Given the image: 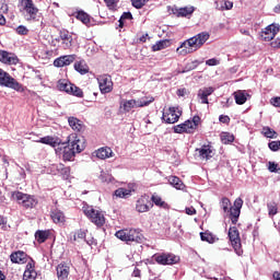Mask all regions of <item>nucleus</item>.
I'll return each instance as SVG.
<instances>
[{"instance_id": "f257e3e1", "label": "nucleus", "mask_w": 280, "mask_h": 280, "mask_svg": "<svg viewBox=\"0 0 280 280\" xmlns=\"http://www.w3.org/2000/svg\"><path fill=\"white\" fill-rule=\"evenodd\" d=\"M84 140L78 138V136H72L68 138V142H60L59 148L56 149V154H62L63 161H73L75 154L84 152Z\"/></svg>"}, {"instance_id": "f03ea898", "label": "nucleus", "mask_w": 280, "mask_h": 280, "mask_svg": "<svg viewBox=\"0 0 280 280\" xmlns=\"http://www.w3.org/2000/svg\"><path fill=\"white\" fill-rule=\"evenodd\" d=\"M209 38H211V34H209V32L205 31L198 33L183 42L179 47H177L176 54H178V56H188V54H194V51H198V49L202 48Z\"/></svg>"}, {"instance_id": "7ed1b4c3", "label": "nucleus", "mask_w": 280, "mask_h": 280, "mask_svg": "<svg viewBox=\"0 0 280 280\" xmlns=\"http://www.w3.org/2000/svg\"><path fill=\"white\" fill-rule=\"evenodd\" d=\"M220 207L224 213L229 214L232 224H237L240 213H242V207H244V200L238 197L234 200V205L231 206V199L223 197L220 201Z\"/></svg>"}, {"instance_id": "20e7f679", "label": "nucleus", "mask_w": 280, "mask_h": 280, "mask_svg": "<svg viewBox=\"0 0 280 280\" xmlns=\"http://www.w3.org/2000/svg\"><path fill=\"white\" fill-rule=\"evenodd\" d=\"M200 126V116H194L192 119L185 120L183 124L173 127L175 135H194Z\"/></svg>"}, {"instance_id": "39448f33", "label": "nucleus", "mask_w": 280, "mask_h": 280, "mask_svg": "<svg viewBox=\"0 0 280 280\" xmlns=\"http://www.w3.org/2000/svg\"><path fill=\"white\" fill-rule=\"evenodd\" d=\"M115 235L118 240H121V242H126L127 244H130V242L141 244V242H143V234L136 229L120 230L117 231Z\"/></svg>"}, {"instance_id": "423d86ee", "label": "nucleus", "mask_w": 280, "mask_h": 280, "mask_svg": "<svg viewBox=\"0 0 280 280\" xmlns=\"http://www.w3.org/2000/svg\"><path fill=\"white\" fill-rule=\"evenodd\" d=\"M0 86H7L8 89H13V91H18V93L25 92V86L19 83L10 73L0 69Z\"/></svg>"}, {"instance_id": "0eeeda50", "label": "nucleus", "mask_w": 280, "mask_h": 280, "mask_svg": "<svg viewBox=\"0 0 280 280\" xmlns=\"http://www.w3.org/2000/svg\"><path fill=\"white\" fill-rule=\"evenodd\" d=\"M82 211L84 215H86V218H89L90 221L95 224V226H104V224H106V218L102 211L95 210L91 206L83 207Z\"/></svg>"}, {"instance_id": "6e6552de", "label": "nucleus", "mask_w": 280, "mask_h": 280, "mask_svg": "<svg viewBox=\"0 0 280 280\" xmlns=\"http://www.w3.org/2000/svg\"><path fill=\"white\" fill-rule=\"evenodd\" d=\"M19 8L21 12H25L27 21H38V7L34 3V0H19Z\"/></svg>"}, {"instance_id": "1a4fd4ad", "label": "nucleus", "mask_w": 280, "mask_h": 280, "mask_svg": "<svg viewBox=\"0 0 280 280\" xmlns=\"http://www.w3.org/2000/svg\"><path fill=\"white\" fill-rule=\"evenodd\" d=\"M13 200L22 205L24 209H34L38 205V200L32 195L21 192L19 190L12 192Z\"/></svg>"}, {"instance_id": "9d476101", "label": "nucleus", "mask_w": 280, "mask_h": 280, "mask_svg": "<svg viewBox=\"0 0 280 280\" xmlns=\"http://www.w3.org/2000/svg\"><path fill=\"white\" fill-rule=\"evenodd\" d=\"M55 43L59 44L61 49H71L73 47V33L66 28L59 30V35L54 39Z\"/></svg>"}, {"instance_id": "9b49d317", "label": "nucleus", "mask_w": 280, "mask_h": 280, "mask_svg": "<svg viewBox=\"0 0 280 280\" xmlns=\"http://www.w3.org/2000/svg\"><path fill=\"white\" fill-rule=\"evenodd\" d=\"M154 260L160 266H174L180 261V257L170 253H162L154 256Z\"/></svg>"}, {"instance_id": "f8f14e48", "label": "nucleus", "mask_w": 280, "mask_h": 280, "mask_svg": "<svg viewBox=\"0 0 280 280\" xmlns=\"http://www.w3.org/2000/svg\"><path fill=\"white\" fill-rule=\"evenodd\" d=\"M98 89L103 95L113 93V78L108 74H102L97 78Z\"/></svg>"}, {"instance_id": "ddd939ff", "label": "nucleus", "mask_w": 280, "mask_h": 280, "mask_svg": "<svg viewBox=\"0 0 280 280\" xmlns=\"http://www.w3.org/2000/svg\"><path fill=\"white\" fill-rule=\"evenodd\" d=\"M279 31H280V25L272 23V24L266 26L260 32V38H261V40H265L266 43H270V40L275 39V36H277Z\"/></svg>"}, {"instance_id": "4468645a", "label": "nucleus", "mask_w": 280, "mask_h": 280, "mask_svg": "<svg viewBox=\"0 0 280 280\" xmlns=\"http://www.w3.org/2000/svg\"><path fill=\"white\" fill-rule=\"evenodd\" d=\"M183 112L178 109V107H170L166 112L162 115V120L165 124H176L180 119Z\"/></svg>"}, {"instance_id": "2eb2a0df", "label": "nucleus", "mask_w": 280, "mask_h": 280, "mask_svg": "<svg viewBox=\"0 0 280 280\" xmlns=\"http://www.w3.org/2000/svg\"><path fill=\"white\" fill-rule=\"evenodd\" d=\"M229 240L234 248V250L237 253V250H241L242 248V238L240 237V230H237L236 226H232L229 229Z\"/></svg>"}, {"instance_id": "dca6fc26", "label": "nucleus", "mask_w": 280, "mask_h": 280, "mask_svg": "<svg viewBox=\"0 0 280 280\" xmlns=\"http://www.w3.org/2000/svg\"><path fill=\"white\" fill-rule=\"evenodd\" d=\"M196 152H198L201 161H209L215 156V150L211 144H203L201 148L197 149Z\"/></svg>"}, {"instance_id": "f3484780", "label": "nucleus", "mask_w": 280, "mask_h": 280, "mask_svg": "<svg viewBox=\"0 0 280 280\" xmlns=\"http://www.w3.org/2000/svg\"><path fill=\"white\" fill-rule=\"evenodd\" d=\"M38 277V272H36V261L31 258V260L26 264L23 280H36Z\"/></svg>"}, {"instance_id": "a211bd4d", "label": "nucleus", "mask_w": 280, "mask_h": 280, "mask_svg": "<svg viewBox=\"0 0 280 280\" xmlns=\"http://www.w3.org/2000/svg\"><path fill=\"white\" fill-rule=\"evenodd\" d=\"M0 62H2V65L12 66L20 62V60L14 52H9L8 50H0Z\"/></svg>"}, {"instance_id": "6ab92c4d", "label": "nucleus", "mask_w": 280, "mask_h": 280, "mask_svg": "<svg viewBox=\"0 0 280 280\" xmlns=\"http://www.w3.org/2000/svg\"><path fill=\"white\" fill-rule=\"evenodd\" d=\"M57 279L58 280H69V275H71V267L67 262H61L56 267Z\"/></svg>"}, {"instance_id": "aec40b11", "label": "nucleus", "mask_w": 280, "mask_h": 280, "mask_svg": "<svg viewBox=\"0 0 280 280\" xmlns=\"http://www.w3.org/2000/svg\"><path fill=\"white\" fill-rule=\"evenodd\" d=\"M150 199L145 196L140 197L136 202V211L138 213H148L150 211Z\"/></svg>"}, {"instance_id": "412c9836", "label": "nucleus", "mask_w": 280, "mask_h": 280, "mask_svg": "<svg viewBox=\"0 0 280 280\" xmlns=\"http://www.w3.org/2000/svg\"><path fill=\"white\" fill-rule=\"evenodd\" d=\"M68 124L74 132L82 133V132H84V130H86V126L84 125V122H82V120H80L75 117H69L68 118Z\"/></svg>"}, {"instance_id": "4be33fe9", "label": "nucleus", "mask_w": 280, "mask_h": 280, "mask_svg": "<svg viewBox=\"0 0 280 280\" xmlns=\"http://www.w3.org/2000/svg\"><path fill=\"white\" fill-rule=\"evenodd\" d=\"M75 61V55H66L61 56L54 61L55 67H69L72 62Z\"/></svg>"}, {"instance_id": "5701e85b", "label": "nucleus", "mask_w": 280, "mask_h": 280, "mask_svg": "<svg viewBox=\"0 0 280 280\" xmlns=\"http://www.w3.org/2000/svg\"><path fill=\"white\" fill-rule=\"evenodd\" d=\"M61 139L60 138H55L51 136H46L44 138H40L37 143H44V145H50V148H55V152L56 149L59 148L60 143H61Z\"/></svg>"}, {"instance_id": "b1692460", "label": "nucleus", "mask_w": 280, "mask_h": 280, "mask_svg": "<svg viewBox=\"0 0 280 280\" xmlns=\"http://www.w3.org/2000/svg\"><path fill=\"white\" fill-rule=\"evenodd\" d=\"M12 264H27V255L23 250L13 252L10 255Z\"/></svg>"}, {"instance_id": "393cba45", "label": "nucleus", "mask_w": 280, "mask_h": 280, "mask_svg": "<svg viewBox=\"0 0 280 280\" xmlns=\"http://www.w3.org/2000/svg\"><path fill=\"white\" fill-rule=\"evenodd\" d=\"M50 218L55 224H62L66 221L65 212L58 208L50 210Z\"/></svg>"}, {"instance_id": "a878e982", "label": "nucleus", "mask_w": 280, "mask_h": 280, "mask_svg": "<svg viewBox=\"0 0 280 280\" xmlns=\"http://www.w3.org/2000/svg\"><path fill=\"white\" fill-rule=\"evenodd\" d=\"M235 103L238 106H242L243 104H246L247 100H248V93H246V91L244 90H238L236 92L233 93Z\"/></svg>"}, {"instance_id": "bb28decb", "label": "nucleus", "mask_w": 280, "mask_h": 280, "mask_svg": "<svg viewBox=\"0 0 280 280\" xmlns=\"http://www.w3.org/2000/svg\"><path fill=\"white\" fill-rule=\"evenodd\" d=\"M213 91V88H203L199 90L198 97H200L201 104H209V95H211Z\"/></svg>"}, {"instance_id": "cd10ccee", "label": "nucleus", "mask_w": 280, "mask_h": 280, "mask_svg": "<svg viewBox=\"0 0 280 280\" xmlns=\"http://www.w3.org/2000/svg\"><path fill=\"white\" fill-rule=\"evenodd\" d=\"M58 89L59 91H65V93H73V83L67 81V80H59L58 81Z\"/></svg>"}, {"instance_id": "c85d7f7f", "label": "nucleus", "mask_w": 280, "mask_h": 280, "mask_svg": "<svg viewBox=\"0 0 280 280\" xmlns=\"http://www.w3.org/2000/svg\"><path fill=\"white\" fill-rule=\"evenodd\" d=\"M74 69L81 75H86V73H89V65H86V61H84V60L74 62Z\"/></svg>"}, {"instance_id": "c756f323", "label": "nucleus", "mask_w": 280, "mask_h": 280, "mask_svg": "<svg viewBox=\"0 0 280 280\" xmlns=\"http://www.w3.org/2000/svg\"><path fill=\"white\" fill-rule=\"evenodd\" d=\"M151 201L153 202V205H155V207H160L161 209H170V205L163 201V198H161V196L156 194H153L151 196Z\"/></svg>"}, {"instance_id": "7c9ffc66", "label": "nucleus", "mask_w": 280, "mask_h": 280, "mask_svg": "<svg viewBox=\"0 0 280 280\" xmlns=\"http://www.w3.org/2000/svg\"><path fill=\"white\" fill-rule=\"evenodd\" d=\"M97 159H110L113 156V150L108 147L101 148L96 151Z\"/></svg>"}, {"instance_id": "2f4dec72", "label": "nucleus", "mask_w": 280, "mask_h": 280, "mask_svg": "<svg viewBox=\"0 0 280 280\" xmlns=\"http://www.w3.org/2000/svg\"><path fill=\"white\" fill-rule=\"evenodd\" d=\"M75 19L81 21L83 25H91V15H89V13L84 12L83 10L77 12Z\"/></svg>"}, {"instance_id": "473e14b6", "label": "nucleus", "mask_w": 280, "mask_h": 280, "mask_svg": "<svg viewBox=\"0 0 280 280\" xmlns=\"http://www.w3.org/2000/svg\"><path fill=\"white\" fill-rule=\"evenodd\" d=\"M168 183L175 189H185V183H183L180 177H178V176H170Z\"/></svg>"}, {"instance_id": "72a5a7b5", "label": "nucleus", "mask_w": 280, "mask_h": 280, "mask_svg": "<svg viewBox=\"0 0 280 280\" xmlns=\"http://www.w3.org/2000/svg\"><path fill=\"white\" fill-rule=\"evenodd\" d=\"M267 209L269 218H273V215L279 213V203H277L275 200H271L267 203Z\"/></svg>"}, {"instance_id": "f704fd0d", "label": "nucleus", "mask_w": 280, "mask_h": 280, "mask_svg": "<svg viewBox=\"0 0 280 280\" xmlns=\"http://www.w3.org/2000/svg\"><path fill=\"white\" fill-rule=\"evenodd\" d=\"M35 237H36L38 244H45V242H47V240H49V230H46V231L38 230L35 233Z\"/></svg>"}, {"instance_id": "c9c22d12", "label": "nucleus", "mask_w": 280, "mask_h": 280, "mask_svg": "<svg viewBox=\"0 0 280 280\" xmlns=\"http://www.w3.org/2000/svg\"><path fill=\"white\" fill-rule=\"evenodd\" d=\"M221 143L224 145H229L235 141V136H233L231 132L223 131L220 135Z\"/></svg>"}, {"instance_id": "e433bc0d", "label": "nucleus", "mask_w": 280, "mask_h": 280, "mask_svg": "<svg viewBox=\"0 0 280 280\" xmlns=\"http://www.w3.org/2000/svg\"><path fill=\"white\" fill-rule=\"evenodd\" d=\"M132 191H130V189L127 188H118L114 191V195L116 198H128L129 196H131Z\"/></svg>"}, {"instance_id": "4c0bfd02", "label": "nucleus", "mask_w": 280, "mask_h": 280, "mask_svg": "<svg viewBox=\"0 0 280 280\" xmlns=\"http://www.w3.org/2000/svg\"><path fill=\"white\" fill-rule=\"evenodd\" d=\"M152 102H154V97L148 98V96H144L136 101V108H143V106H150Z\"/></svg>"}, {"instance_id": "58836bf2", "label": "nucleus", "mask_w": 280, "mask_h": 280, "mask_svg": "<svg viewBox=\"0 0 280 280\" xmlns=\"http://www.w3.org/2000/svg\"><path fill=\"white\" fill-rule=\"evenodd\" d=\"M152 102H154V97L148 98V96H144L136 101V108H143V106H150Z\"/></svg>"}, {"instance_id": "ea45409f", "label": "nucleus", "mask_w": 280, "mask_h": 280, "mask_svg": "<svg viewBox=\"0 0 280 280\" xmlns=\"http://www.w3.org/2000/svg\"><path fill=\"white\" fill-rule=\"evenodd\" d=\"M57 172H59L61 176L69 178V175L71 174V167L65 166V164L60 163L57 165Z\"/></svg>"}, {"instance_id": "a19ab883", "label": "nucleus", "mask_w": 280, "mask_h": 280, "mask_svg": "<svg viewBox=\"0 0 280 280\" xmlns=\"http://www.w3.org/2000/svg\"><path fill=\"white\" fill-rule=\"evenodd\" d=\"M135 107L137 108V100L125 101L122 104L125 113H130Z\"/></svg>"}, {"instance_id": "79ce46f5", "label": "nucleus", "mask_w": 280, "mask_h": 280, "mask_svg": "<svg viewBox=\"0 0 280 280\" xmlns=\"http://www.w3.org/2000/svg\"><path fill=\"white\" fill-rule=\"evenodd\" d=\"M194 7H185V8H180L177 11V16H189L191 14H194Z\"/></svg>"}, {"instance_id": "37998d69", "label": "nucleus", "mask_w": 280, "mask_h": 280, "mask_svg": "<svg viewBox=\"0 0 280 280\" xmlns=\"http://www.w3.org/2000/svg\"><path fill=\"white\" fill-rule=\"evenodd\" d=\"M200 237L201 242H208V244H213L215 242V237L209 232H201Z\"/></svg>"}, {"instance_id": "c03bdc74", "label": "nucleus", "mask_w": 280, "mask_h": 280, "mask_svg": "<svg viewBox=\"0 0 280 280\" xmlns=\"http://www.w3.org/2000/svg\"><path fill=\"white\" fill-rule=\"evenodd\" d=\"M262 133L267 139H277V131L270 127H264Z\"/></svg>"}, {"instance_id": "a18cd8bd", "label": "nucleus", "mask_w": 280, "mask_h": 280, "mask_svg": "<svg viewBox=\"0 0 280 280\" xmlns=\"http://www.w3.org/2000/svg\"><path fill=\"white\" fill-rule=\"evenodd\" d=\"M170 42L167 40H160L156 44L152 46V51H161L162 49H165L167 47V44Z\"/></svg>"}, {"instance_id": "49530a36", "label": "nucleus", "mask_w": 280, "mask_h": 280, "mask_svg": "<svg viewBox=\"0 0 280 280\" xmlns=\"http://www.w3.org/2000/svg\"><path fill=\"white\" fill-rule=\"evenodd\" d=\"M69 95H74V97H84V92L82 91V89L73 84L72 92H70Z\"/></svg>"}, {"instance_id": "de8ad7c7", "label": "nucleus", "mask_w": 280, "mask_h": 280, "mask_svg": "<svg viewBox=\"0 0 280 280\" xmlns=\"http://www.w3.org/2000/svg\"><path fill=\"white\" fill-rule=\"evenodd\" d=\"M268 170L271 172V174H280L279 164L275 162H268Z\"/></svg>"}, {"instance_id": "09e8293b", "label": "nucleus", "mask_w": 280, "mask_h": 280, "mask_svg": "<svg viewBox=\"0 0 280 280\" xmlns=\"http://www.w3.org/2000/svg\"><path fill=\"white\" fill-rule=\"evenodd\" d=\"M150 0H131V5L136 8V10H141L143 5H145Z\"/></svg>"}, {"instance_id": "8fccbe9b", "label": "nucleus", "mask_w": 280, "mask_h": 280, "mask_svg": "<svg viewBox=\"0 0 280 280\" xmlns=\"http://www.w3.org/2000/svg\"><path fill=\"white\" fill-rule=\"evenodd\" d=\"M16 34H19V36H27V34H30V30L27 27H25L24 25H20L15 28Z\"/></svg>"}, {"instance_id": "3c124183", "label": "nucleus", "mask_w": 280, "mask_h": 280, "mask_svg": "<svg viewBox=\"0 0 280 280\" xmlns=\"http://www.w3.org/2000/svg\"><path fill=\"white\" fill-rule=\"evenodd\" d=\"M86 237V232L84 230H78L73 235V242H78V240H84Z\"/></svg>"}, {"instance_id": "603ef678", "label": "nucleus", "mask_w": 280, "mask_h": 280, "mask_svg": "<svg viewBox=\"0 0 280 280\" xmlns=\"http://www.w3.org/2000/svg\"><path fill=\"white\" fill-rule=\"evenodd\" d=\"M104 2L112 12L117 10V2L115 0H104Z\"/></svg>"}, {"instance_id": "864d4df0", "label": "nucleus", "mask_w": 280, "mask_h": 280, "mask_svg": "<svg viewBox=\"0 0 280 280\" xmlns=\"http://www.w3.org/2000/svg\"><path fill=\"white\" fill-rule=\"evenodd\" d=\"M269 149L272 151V152H279L280 150V141L277 140V141H271L269 142L268 144Z\"/></svg>"}, {"instance_id": "5fc2aeb1", "label": "nucleus", "mask_w": 280, "mask_h": 280, "mask_svg": "<svg viewBox=\"0 0 280 280\" xmlns=\"http://www.w3.org/2000/svg\"><path fill=\"white\" fill-rule=\"evenodd\" d=\"M219 121L221 124H226V126H229L231 124V117H229L226 115H220L219 116Z\"/></svg>"}, {"instance_id": "6e6d98bb", "label": "nucleus", "mask_w": 280, "mask_h": 280, "mask_svg": "<svg viewBox=\"0 0 280 280\" xmlns=\"http://www.w3.org/2000/svg\"><path fill=\"white\" fill-rule=\"evenodd\" d=\"M206 65L208 67H218V65H220V60L215 59V58H211V59H208L206 61Z\"/></svg>"}, {"instance_id": "4d7b16f0", "label": "nucleus", "mask_w": 280, "mask_h": 280, "mask_svg": "<svg viewBox=\"0 0 280 280\" xmlns=\"http://www.w3.org/2000/svg\"><path fill=\"white\" fill-rule=\"evenodd\" d=\"M120 19L122 20V21H132V13H130V12H124L122 13V15L120 16Z\"/></svg>"}, {"instance_id": "13d9d810", "label": "nucleus", "mask_w": 280, "mask_h": 280, "mask_svg": "<svg viewBox=\"0 0 280 280\" xmlns=\"http://www.w3.org/2000/svg\"><path fill=\"white\" fill-rule=\"evenodd\" d=\"M271 104L272 106L279 107L280 108V96L271 98Z\"/></svg>"}, {"instance_id": "bf43d9fd", "label": "nucleus", "mask_w": 280, "mask_h": 280, "mask_svg": "<svg viewBox=\"0 0 280 280\" xmlns=\"http://www.w3.org/2000/svg\"><path fill=\"white\" fill-rule=\"evenodd\" d=\"M186 213L187 215H196V208L194 207L186 208Z\"/></svg>"}, {"instance_id": "052dcab7", "label": "nucleus", "mask_w": 280, "mask_h": 280, "mask_svg": "<svg viewBox=\"0 0 280 280\" xmlns=\"http://www.w3.org/2000/svg\"><path fill=\"white\" fill-rule=\"evenodd\" d=\"M224 5H225V10H233V2H231V1H225V2H224Z\"/></svg>"}, {"instance_id": "680f3d73", "label": "nucleus", "mask_w": 280, "mask_h": 280, "mask_svg": "<svg viewBox=\"0 0 280 280\" xmlns=\"http://www.w3.org/2000/svg\"><path fill=\"white\" fill-rule=\"evenodd\" d=\"M185 93H187V91L185 89L177 90L178 97H185Z\"/></svg>"}, {"instance_id": "e2e57ef3", "label": "nucleus", "mask_w": 280, "mask_h": 280, "mask_svg": "<svg viewBox=\"0 0 280 280\" xmlns=\"http://www.w3.org/2000/svg\"><path fill=\"white\" fill-rule=\"evenodd\" d=\"M271 46L280 48V38H277L275 42H272Z\"/></svg>"}, {"instance_id": "0e129e2a", "label": "nucleus", "mask_w": 280, "mask_h": 280, "mask_svg": "<svg viewBox=\"0 0 280 280\" xmlns=\"http://www.w3.org/2000/svg\"><path fill=\"white\" fill-rule=\"evenodd\" d=\"M240 32H241V34H243L244 36H250V32H248V30H246V28H241Z\"/></svg>"}, {"instance_id": "69168bd1", "label": "nucleus", "mask_w": 280, "mask_h": 280, "mask_svg": "<svg viewBox=\"0 0 280 280\" xmlns=\"http://www.w3.org/2000/svg\"><path fill=\"white\" fill-rule=\"evenodd\" d=\"M5 16H3V14H0V25H5Z\"/></svg>"}, {"instance_id": "338daca9", "label": "nucleus", "mask_w": 280, "mask_h": 280, "mask_svg": "<svg viewBox=\"0 0 280 280\" xmlns=\"http://www.w3.org/2000/svg\"><path fill=\"white\" fill-rule=\"evenodd\" d=\"M133 277H141V270H139L138 268H136L133 270Z\"/></svg>"}, {"instance_id": "774afa93", "label": "nucleus", "mask_w": 280, "mask_h": 280, "mask_svg": "<svg viewBox=\"0 0 280 280\" xmlns=\"http://www.w3.org/2000/svg\"><path fill=\"white\" fill-rule=\"evenodd\" d=\"M273 279H275V280H280V273H279V271H275V272H273Z\"/></svg>"}]
</instances>
